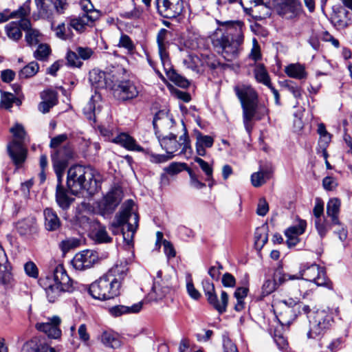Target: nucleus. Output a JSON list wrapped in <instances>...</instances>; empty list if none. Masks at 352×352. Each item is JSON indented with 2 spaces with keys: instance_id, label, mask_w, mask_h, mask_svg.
Segmentation results:
<instances>
[{
  "instance_id": "41",
  "label": "nucleus",
  "mask_w": 352,
  "mask_h": 352,
  "mask_svg": "<svg viewBox=\"0 0 352 352\" xmlns=\"http://www.w3.org/2000/svg\"><path fill=\"white\" fill-rule=\"evenodd\" d=\"M248 288L246 287H238L234 293V296L236 298V304L234 309L237 311H241L244 308V298L247 296Z\"/></svg>"
},
{
  "instance_id": "44",
  "label": "nucleus",
  "mask_w": 352,
  "mask_h": 352,
  "mask_svg": "<svg viewBox=\"0 0 352 352\" xmlns=\"http://www.w3.org/2000/svg\"><path fill=\"white\" fill-rule=\"evenodd\" d=\"M331 140V135H325L321 136L318 140V145L317 148V153L321 154L324 158H328V153L327 151V147Z\"/></svg>"
},
{
  "instance_id": "3",
  "label": "nucleus",
  "mask_w": 352,
  "mask_h": 352,
  "mask_svg": "<svg viewBox=\"0 0 352 352\" xmlns=\"http://www.w3.org/2000/svg\"><path fill=\"white\" fill-rule=\"evenodd\" d=\"M67 186L73 195L86 191L89 195L97 192L99 182L96 170L91 166L74 165L67 170Z\"/></svg>"
},
{
  "instance_id": "14",
  "label": "nucleus",
  "mask_w": 352,
  "mask_h": 352,
  "mask_svg": "<svg viewBox=\"0 0 352 352\" xmlns=\"http://www.w3.org/2000/svg\"><path fill=\"white\" fill-rule=\"evenodd\" d=\"M98 260V256L96 252L86 250L76 254L73 258L72 263L76 270H84L91 267L97 263Z\"/></svg>"
},
{
  "instance_id": "26",
  "label": "nucleus",
  "mask_w": 352,
  "mask_h": 352,
  "mask_svg": "<svg viewBox=\"0 0 352 352\" xmlns=\"http://www.w3.org/2000/svg\"><path fill=\"white\" fill-rule=\"evenodd\" d=\"M159 142L161 146L168 154L173 155L179 149L180 141L177 142L176 135L170 134L169 136L158 135Z\"/></svg>"
},
{
  "instance_id": "60",
  "label": "nucleus",
  "mask_w": 352,
  "mask_h": 352,
  "mask_svg": "<svg viewBox=\"0 0 352 352\" xmlns=\"http://www.w3.org/2000/svg\"><path fill=\"white\" fill-rule=\"evenodd\" d=\"M24 270L30 277L36 278L38 276V270L32 261H28L24 265Z\"/></svg>"
},
{
  "instance_id": "6",
  "label": "nucleus",
  "mask_w": 352,
  "mask_h": 352,
  "mask_svg": "<svg viewBox=\"0 0 352 352\" xmlns=\"http://www.w3.org/2000/svg\"><path fill=\"white\" fill-rule=\"evenodd\" d=\"M120 288L118 281L104 274L90 285L89 293L94 298L106 300L118 296Z\"/></svg>"
},
{
  "instance_id": "48",
  "label": "nucleus",
  "mask_w": 352,
  "mask_h": 352,
  "mask_svg": "<svg viewBox=\"0 0 352 352\" xmlns=\"http://www.w3.org/2000/svg\"><path fill=\"white\" fill-rule=\"evenodd\" d=\"M25 41L30 46L36 45L39 43V37L41 34L38 30L31 28V26L25 30Z\"/></svg>"
},
{
  "instance_id": "62",
  "label": "nucleus",
  "mask_w": 352,
  "mask_h": 352,
  "mask_svg": "<svg viewBox=\"0 0 352 352\" xmlns=\"http://www.w3.org/2000/svg\"><path fill=\"white\" fill-rule=\"evenodd\" d=\"M223 347L224 352H239L236 344L226 335L223 336Z\"/></svg>"
},
{
  "instance_id": "20",
  "label": "nucleus",
  "mask_w": 352,
  "mask_h": 352,
  "mask_svg": "<svg viewBox=\"0 0 352 352\" xmlns=\"http://www.w3.org/2000/svg\"><path fill=\"white\" fill-rule=\"evenodd\" d=\"M170 34V32L168 30L162 28L157 35L159 55L164 65L169 63L168 54L166 52V46L168 44L167 38Z\"/></svg>"
},
{
  "instance_id": "46",
  "label": "nucleus",
  "mask_w": 352,
  "mask_h": 352,
  "mask_svg": "<svg viewBox=\"0 0 352 352\" xmlns=\"http://www.w3.org/2000/svg\"><path fill=\"white\" fill-rule=\"evenodd\" d=\"M118 47L124 48L129 54H133L135 46L131 38L125 34H122L117 45Z\"/></svg>"
},
{
  "instance_id": "11",
  "label": "nucleus",
  "mask_w": 352,
  "mask_h": 352,
  "mask_svg": "<svg viewBox=\"0 0 352 352\" xmlns=\"http://www.w3.org/2000/svg\"><path fill=\"white\" fill-rule=\"evenodd\" d=\"M123 198V193L120 188H115L110 190L99 202L98 208L102 215L112 214L120 204Z\"/></svg>"
},
{
  "instance_id": "58",
  "label": "nucleus",
  "mask_w": 352,
  "mask_h": 352,
  "mask_svg": "<svg viewBox=\"0 0 352 352\" xmlns=\"http://www.w3.org/2000/svg\"><path fill=\"white\" fill-rule=\"evenodd\" d=\"M14 102H16V98L12 94L3 92L1 94V105L5 109L11 108Z\"/></svg>"
},
{
  "instance_id": "56",
  "label": "nucleus",
  "mask_w": 352,
  "mask_h": 352,
  "mask_svg": "<svg viewBox=\"0 0 352 352\" xmlns=\"http://www.w3.org/2000/svg\"><path fill=\"white\" fill-rule=\"evenodd\" d=\"M66 59L68 65L71 67H80L82 64L76 51H68Z\"/></svg>"
},
{
  "instance_id": "16",
  "label": "nucleus",
  "mask_w": 352,
  "mask_h": 352,
  "mask_svg": "<svg viewBox=\"0 0 352 352\" xmlns=\"http://www.w3.org/2000/svg\"><path fill=\"white\" fill-rule=\"evenodd\" d=\"M61 319L57 316L48 318L45 322H40L36 324V328L40 331L45 333L48 337L57 339L61 336L60 324Z\"/></svg>"
},
{
  "instance_id": "63",
  "label": "nucleus",
  "mask_w": 352,
  "mask_h": 352,
  "mask_svg": "<svg viewBox=\"0 0 352 352\" xmlns=\"http://www.w3.org/2000/svg\"><path fill=\"white\" fill-rule=\"evenodd\" d=\"M186 166L184 163L173 162L167 167L164 168V170L170 175H175L182 170V168Z\"/></svg>"
},
{
  "instance_id": "51",
  "label": "nucleus",
  "mask_w": 352,
  "mask_h": 352,
  "mask_svg": "<svg viewBox=\"0 0 352 352\" xmlns=\"http://www.w3.org/2000/svg\"><path fill=\"white\" fill-rule=\"evenodd\" d=\"M184 131H185V132H184V135H181L179 138V141H180L179 149L181 148V151H180L179 154H184V155H186L187 153L191 154L192 148L190 145L189 138L187 135L186 129H184Z\"/></svg>"
},
{
  "instance_id": "4",
  "label": "nucleus",
  "mask_w": 352,
  "mask_h": 352,
  "mask_svg": "<svg viewBox=\"0 0 352 352\" xmlns=\"http://www.w3.org/2000/svg\"><path fill=\"white\" fill-rule=\"evenodd\" d=\"M72 283L62 264L56 266L52 275L49 274L39 280V284L45 291L46 297L50 302L58 299L62 293L72 291Z\"/></svg>"
},
{
  "instance_id": "23",
  "label": "nucleus",
  "mask_w": 352,
  "mask_h": 352,
  "mask_svg": "<svg viewBox=\"0 0 352 352\" xmlns=\"http://www.w3.org/2000/svg\"><path fill=\"white\" fill-rule=\"evenodd\" d=\"M138 221L139 217L137 213L131 214V219L127 224V230L125 231L124 228H122L123 240L129 246L133 243V235L138 227Z\"/></svg>"
},
{
  "instance_id": "59",
  "label": "nucleus",
  "mask_w": 352,
  "mask_h": 352,
  "mask_svg": "<svg viewBox=\"0 0 352 352\" xmlns=\"http://www.w3.org/2000/svg\"><path fill=\"white\" fill-rule=\"evenodd\" d=\"M276 283L274 280L267 279L266 280L262 286V295L263 296H267L272 294L277 287Z\"/></svg>"
},
{
  "instance_id": "32",
  "label": "nucleus",
  "mask_w": 352,
  "mask_h": 352,
  "mask_svg": "<svg viewBox=\"0 0 352 352\" xmlns=\"http://www.w3.org/2000/svg\"><path fill=\"white\" fill-rule=\"evenodd\" d=\"M17 230L21 235H28L35 233L37 231L36 219L34 218L24 219L18 223Z\"/></svg>"
},
{
  "instance_id": "42",
  "label": "nucleus",
  "mask_w": 352,
  "mask_h": 352,
  "mask_svg": "<svg viewBox=\"0 0 352 352\" xmlns=\"http://www.w3.org/2000/svg\"><path fill=\"white\" fill-rule=\"evenodd\" d=\"M48 350L50 352H56L54 348L48 347L47 345L37 346L33 340L26 342L23 347V352H47Z\"/></svg>"
},
{
  "instance_id": "45",
  "label": "nucleus",
  "mask_w": 352,
  "mask_h": 352,
  "mask_svg": "<svg viewBox=\"0 0 352 352\" xmlns=\"http://www.w3.org/2000/svg\"><path fill=\"white\" fill-rule=\"evenodd\" d=\"M297 274L291 275L285 273L282 269H277L274 274V280L276 283L277 286L285 283L287 280H297Z\"/></svg>"
},
{
  "instance_id": "12",
  "label": "nucleus",
  "mask_w": 352,
  "mask_h": 352,
  "mask_svg": "<svg viewBox=\"0 0 352 352\" xmlns=\"http://www.w3.org/2000/svg\"><path fill=\"white\" fill-rule=\"evenodd\" d=\"M155 4L158 13L167 19L176 18L184 10L182 0H155Z\"/></svg>"
},
{
  "instance_id": "39",
  "label": "nucleus",
  "mask_w": 352,
  "mask_h": 352,
  "mask_svg": "<svg viewBox=\"0 0 352 352\" xmlns=\"http://www.w3.org/2000/svg\"><path fill=\"white\" fill-rule=\"evenodd\" d=\"M93 237L96 242L98 243H110L112 238L108 234L106 228L101 224H98L97 228L93 232Z\"/></svg>"
},
{
  "instance_id": "5",
  "label": "nucleus",
  "mask_w": 352,
  "mask_h": 352,
  "mask_svg": "<svg viewBox=\"0 0 352 352\" xmlns=\"http://www.w3.org/2000/svg\"><path fill=\"white\" fill-rule=\"evenodd\" d=\"M14 139L8 145V152L16 166L22 164L26 158L27 150L24 144L27 140V134L22 124L16 123L10 129Z\"/></svg>"
},
{
  "instance_id": "21",
  "label": "nucleus",
  "mask_w": 352,
  "mask_h": 352,
  "mask_svg": "<svg viewBox=\"0 0 352 352\" xmlns=\"http://www.w3.org/2000/svg\"><path fill=\"white\" fill-rule=\"evenodd\" d=\"M171 291L172 288L168 283L155 280L152 287V292L148 294L149 300L153 301L162 300Z\"/></svg>"
},
{
  "instance_id": "50",
  "label": "nucleus",
  "mask_w": 352,
  "mask_h": 352,
  "mask_svg": "<svg viewBox=\"0 0 352 352\" xmlns=\"http://www.w3.org/2000/svg\"><path fill=\"white\" fill-rule=\"evenodd\" d=\"M51 53V49L47 44H40L34 52V57L38 60H45Z\"/></svg>"
},
{
  "instance_id": "43",
  "label": "nucleus",
  "mask_w": 352,
  "mask_h": 352,
  "mask_svg": "<svg viewBox=\"0 0 352 352\" xmlns=\"http://www.w3.org/2000/svg\"><path fill=\"white\" fill-rule=\"evenodd\" d=\"M314 224L318 234L321 238H323L331 229L332 223H329L323 217L320 219H314Z\"/></svg>"
},
{
  "instance_id": "38",
  "label": "nucleus",
  "mask_w": 352,
  "mask_h": 352,
  "mask_svg": "<svg viewBox=\"0 0 352 352\" xmlns=\"http://www.w3.org/2000/svg\"><path fill=\"white\" fill-rule=\"evenodd\" d=\"M101 342L110 348L116 349L120 346V341L118 336L111 331H104L101 335Z\"/></svg>"
},
{
  "instance_id": "10",
  "label": "nucleus",
  "mask_w": 352,
  "mask_h": 352,
  "mask_svg": "<svg viewBox=\"0 0 352 352\" xmlns=\"http://www.w3.org/2000/svg\"><path fill=\"white\" fill-rule=\"evenodd\" d=\"M74 156L72 147L69 144L64 145L52 153V161L56 175H63L69 160Z\"/></svg>"
},
{
  "instance_id": "36",
  "label": "nucleus",
  "mask_w": 352,
  "mask_h": 352,
  "mask_svg": "<svg viewBox=\"0 0 352 352\" xmlns=\"http://www.w3.org/2000/svg\"><path fill=\"white\" fill-rule=\"evenodd\" d=\"M268 228L266 225H263L256 229L254 232V243L257 249L261 250L268 240Z\"/></svg>"
},
{
  "instance_id": "19",
  "label": "nucleus",
  "mask_w": 352,
  "mask_h": 352,
  "mask_svg": "<svg viewBox=\"0 0 352 352\" xmlns=\"http://www.w3.org/2000/svg\"><path fill=\"white\" fill-rule=\"evenodd\" d=\"M349 15V11L342 7L333 8L331 22L338 30L345 29L351 23V20Z\"/></svg>"
},
{
  "instance_id": "28",
  "label": "nucleus",
  "mask_w": 352,
  "mask_h": 352,
  "mask_svg": "<svg viewBox=\"0 0 352 352\" xmlns=\"http://www.w3.org/2000/svg\"><path fill=\"white\" fill-rule=\"evenodd\" d=\"M272 168H261L258 172L254 173L251 175V183L254 187L258 188L263 185L268 181L272 175Z\"/></svg>"
},
{
  "instance_id": "35",
  "label": "nucleus",
  "mask_w": 352,
  "mask_h": 352,
  "mask_svg": "<svg viewBox=\"0 0 352 352\" xmlns=\"http://www.w3.org/2000/svg\"><path fill=\"white\" fill-rule=\"evenodd\" d=\"M322 319V316L320 313H317L314 318L310 320V331L308 333V336L309 338H314V334L319 335L321 333V331L326 328V324L324 320L321 321Z\"/></svg>"
},
{
  "instance_id": "29",
  "label": "nucleus",
  "mask_w": 352,
  "mask_h": 352,
  "mask_svg": "<svg viewBox=\"0 0 352 352\" xmlns=\"http://www.w3.org/2000/svg\"><path fill=\"white\" fill-rule=\"evenodd\" d=\"M340 201L337 198L331 199L327 205V214L331 218L332 225H340L338 219L340 208Z\"/></svg>"
},
{
  "instance_id": "53",
  "label": "nucleus",
  "mask_w": 352,
  "mask_h": 352,
  "mask_svg": "<svg viewBox=\"0 0 352 352\" xmlns=\"http://www.w3.org/2000/svg\"><path fill=\"white\" fill-rule=\"evenodd\" d=\"M199 61L198 56L190 55L184 59L183 63L186 68L190 69L193 72H198Z\"/></svg>"
},
{
  "instance_id": "37",
  "label": "nucleus",
  "mask_w": 352,
  "mask_h": 352,
  "mask_svg": "<svg viewBox=\"0 0 352 352\" xmlns=\"http://www.w3.org/2000/svg\"><path fill=\"white\" fill-rule=\"evenodd\" d=\"M254 74L258 82L268 87L271 85L268 72L263 64H257L254 69Z\"/></svg>"
},
{
  "instance_id": "7",
  "label": "nucleus",
  "mask_w": 352,
  "mask_h": 352,
  "mask_svg": "<svg viewBox=\"0 0 352 352\" xmlns=\"http://www.w3.org/2000/svg\"><path fill=\"white\" fill-rule=\"evenodd\" d=\"M297 276L298 279H305L314 282L318 286L332 289V283L327 277L324 268L314 263L310 265H302Z\"/></svg>"
},
{
  "instance_id": "27",
  "label": "nucleus",
  "mask_w": 352,
  "mask_h": 352,
  "mask_svg": "<svg viewBox=\"0 0 352 352\" xmlns=\"http://www.w3.org/2000/svg\"><path fill=\"white\" fill-rule=\"evenodd\" d=\"M142 305L143 302H139L132 306L116 305L109 309V313L115 317L127 314H137L142 309Z\"/></svg>"
},
{
  "instance_id": "54",
  "label": "nucleus",
  "mask_w": 352,
  "mask_h": 352,
  "mask_svg": "<svg viewBox=\"0 0 352 352\" xmlns=\"http://www.w3.org/2000/svg\"><path fill=\"white\" fill-rule=\"evenodd\" d=\"M95 110H96V104L95 99L94 96H92L89 100L87 102V104L84 106L82 111L84 114L86 116L87 119L93 120L95 118Z\"/></svg>"
},
{
  "instance_id": "18",
  "label": "nucleus",
  "mask_w": 352,
  "mask_h": 352,
  "mask_svg": "<svg viewBox=\"0 0 352 352\" xmlns=\"http://www.w3.org/2000/svg\"><path fill=\"white\" fill-rule=\"evenodd\" d=\"M63 175H56L58 184L56 189V201L58 206L63 210H67L74 199L69 196L68 190L63 186Z\"/></svg>"
},
{
  "instance_id": "52",
  "label": "nucleus",
  "mask_w": 352,
  "mask_h": 352,
  "mask_svg": "<svg viewBox=\"0 0 352 352\" xmlns=\"http://www.w3.org/2000/svg\"><path fill=\"white\" fill-rule=\"evenodd\" d=\"M195 162H197L206 176V180H212V167L206 161L200 157H196Z\"/></svg>"
},
{
  "instance_id": "17",
  "label": "nucleus",
  "mask_w": 352,
  "mask_h": 352,
  "mask_svg": "<svg viewBox=\"0 0 352 352\" xmlns=\"http://www.w3.org/2000/svg\"><path fill=\"white\" fill-rule=\"evenodd\" d=\"M18 21H12L6 25V32L8 37L13 41H19L22 37L21 30L24 31L30 27V21L25 17H19Z\"/></svg>"
},
{
  "instance_id": "9",
  "label": "nucleus",
  "mask_w": 352,
  "mask_h": 352,
  "mask_svg": "<svg viewBox=\"0 0 352 352\" xmlns=\"http://www.w3.org/2000/svg\"><path fill=\"white\" fill-rule=\"evenodd\" d=\"M82 9L84 14L77 18L71 19L69 25L76 31L82 32L86 25L91 22H94L100 17L98 10L94 9V6L89 0H82Z\"/></svg>"
},
{
  "instance_id": "33",
  "label": "nucleus",
  "mask_w": 352,
  "mask_h": 352,
  "mask_svg": "<svg viewBox=\"0 0 352 352\" xmlns=\"http://www.w3.org/2000/svg\"><path fill=\"white\" fill-rule=\"evenodd\" d=\"M30 9L28 6L24 5L21 7L16 11H14L10 14L8 13V10H4L0 12V23H3L8 21L10 19L25 17L30 14Z\"/></svg>"
},
{
  "instance_id": "55",
  "label": "nucleus",
  "mask_w": 352,
  "mask_h": 352,
  "mask_svg": "<svg viewBox=\"0 0 352 352\" xmlns=\"http://www.w3.org/2000/svg\"><path fill=\"white\" fill-rule=\"evenodd\" d=\"M79 245L78 239L70 238L63 240L59 243V248L63 253H66L70 250L76 248Z\"/></svg>"
},
{
  "instance_id": "8",
  "label": "nucleus",
  "mask_w": 352,
  "mask_h": 352,
  "mask_svg": "<svg viewBox=\"0 0 352 352\" xmlns=\"http://www.w3.org/2000/svg\"><path fill=\"white\" fill-rule=\"evenodd\" d=\"M201 284L208 302L212 306L219 314H222L225 313L227 310L228 303V294L227 292L222 290L221 292L220 300H219L215 292L214 285L212 283L206 279L203 280Z\"/></svg>"
},
{
  "instance_id": "49",
  "label": "nucleus",
  "mask_w": 352,
  "mask_h": 352,
  "mask_svg": "<svg viewBox=\"0 0 352 352\" xmlns=\"http://www.w3.org/2000/svg\"><path fill=\"white\" fill-rule=\"evenodd\" d=\"M307 223L304 220H300L296 226H291L285 230V236H297L302 234L306 228Z\"/></svg>"
},
{
  "instance_id": "22",
  "label": "nucleus",
  "mask_w": 352,
  "mask_h": 352,
  "mask_svg": "<svg viewBox=\"0 0 352 352\" xmlns=\"http://www.w3.org/2000/svg\"><path fill=\"white\" fill-rule=\"evenodd\" d=\"M196 152L198 155L205 156L206 148H210L214 144V139L210 135H203L200 131H196Z\"/></svg>"
},
{
  "instance_id": "34",
  "label": "nucleus",
  "mask_w": 352,
  "mask_h": 352,
  "mask_svg": "<svg viewBox=\"0 0 352 352\" xmlns=\"http://www.w3.org/2000/svg\"><path fill=\"white\" fill-rule=\"evenodd\" d=\"M89 80L92 85L97 88H102L107 85L106 74L96 69H94L89 72Z\"/></svg>"
},
{
  "instance_id": "15",
  "label": "nucleus",
  "mask_w": 352,
  "mask_h": 352,
  "mask_svg": "<svg viewBox=\"0 0 352 352\" xmlns=\"http://www.w3.org/2000/svg\"><path fill=\"white\" fill-rule=\"evenodd\" d=\"M114 94L120 100H128L136 98L139 90L135 83L131 80L120 81L114 88Z\"/></svg>"
},
{
  "instance_id": "31",
  "label": "nucleus",
  "mask_w": 352,
  "mask_h": 352,
  "mask_svg": "<svg viewBox=\"0 0 352 352\" xmlns=\"http://www.w3.org/2000/svg\"><path fill=\"white\" fill-rule=\"evenodd\" d=\"M284 71L290 78L301 80L307 77L305 67L300 63L289 64L285 67Z\"/></svg>"
},
{
  "instance_id": "2",
  "label": "nucleus",
  "mask_w": 352,
  "mask_h": 352,
  "mask_svg": "<svg viewBox=\"0 0 352 352\" xmlns=\"http://www.w3.org/2000/svg\"><path fill=\"white\" fill-rule=\"evenodd\" d=\"M234 90L241 105L245 129L250 133L253 121L263 119L268 114V109L259 102L258 94L252 86L239 85L235 86Z\"/></svg>"
},
{
  "instance_id": "1",
  "label": "nucleus",
  "mask_w": 352,
  "mask_h": 352,
  "mask_svg": "<svg viewBox=\"0 0 352 352\" xmlns=\"http://www.w3.org/2000/svg\"><path fill=\"white\" fill-rule=\"evenodd\" d=\"M219 27L211 36L212 46L226 60L236 59L243 50L244 23L241 21L217 20Z\"/></svg>"
},
{
  "instance_id": "13",
  "label": "nucleus",
  "mask_w": 352,
  "mask_h": 352,
  "mask_svg": "<svg viewBox=\"0 0 352 352\" xmlns=\"http://www.w3.org/2000/svg\"><path fill=\"white\" fill-rule=\"evenodd\" d=\"M134 202L131 199L126 201L122 206L120 212L116 215L115 220L111 223L109 230L113 234H118L122 232L121 226L128 222L131 219V214L134 213L133 208Z\"/></svg>"
},
{
  "instance_id": "57",
  "label": "nucleus",
  "mask_w": 352,
  "mask_h": 352,
  "mask_svg": "<svg viewBox=\"0 0 352 352\" xmlns=\"http://www.w3.org/2000/svg\"><path fill=\"white\" fill-rule=\"evenodd\" d=\"M190 176V186L196 188L201 189L206 186V184L199 181L198 175L190 168L186 169Z\"/></svg>"
},
{
  "instance_id": "40",
  "label": "nucleus",
  "mask_w": 352,
  "mask_h": 352,
  "mask_svg": "<svg viewBox=\"0 0 352 352\" xmlns=\"http://www.w3.org/2000/svg\"><path fill=\"white\" fill-rule=\"evenodd\" d=\"M175 124V122L172 118H170L168 115L162 114V116H160V114H157L153 121V124L156 130V133H157V130L160 127H166V126H170L172 127Z\"/></svg>"
},
{
  "instance_id": "64",
  "label": "nucleus",
  "mask_w": 352,
  "mask_h": 352,
  "mask_svg": "<svg viewBox=\"0 0 352 352\" xmlns=\"http://www.w3.org/2000/svg\"><path fill=\"white\" fill-rule=\"evenodd\" d=\"M42 99L49 104L55 106L57 102V94L54 91H45L41 94Z\"/></svg>"
},
{
  "instance_id": "30",
  "label": "nucleus",
  "mask_w": 352,
  "mask_h": 352,
  "mask_svg": "<svg viewBox=\"0 0 352 352\" xmlns=\"http://www.w3.org/2000/svg\"><path fill=\"white\" fill-rule=\"evenodd\" d=\"M128 270L126 263L121 261L120 263H116L105 274L109 278H113L114 281H118L121 284V281L126 275Z\"/></svg>"
},
{
  "instance_id": "47",
  "label": "nucleus",
  "mask_w": 352,
  "mask_h": 352,
  "mask_svg": "<svg viewBox=\"0 0 352 352\" xmlns=\"http://www.w3.org/2000/svg\"><path fill=\"white\" fill-rule=\"evenodd\" d=\"M39 69L38 64L32 61L25 66L19 72L21 78H28L34 76Z\"/></svg>"
},
{
  "instance_id": "24",
  "label": "nucleus",
  "mask_w": 352,
  "mask_h": 352,
  "mask_svg": "<svg viewBox=\"0 0 352 352\" xmlns=\"http://www.w3.org/2000/svg\"><path fill=\"white\" fill-rule=\"evenodd\" d=\"M113 142L118 144L129 151H143V148L137 144L135 139L126 133H120L113 140Z\"/></svg>"
},
{
  "instance_id": "61",
  "label": "nucleus",
  "mask_w": 352,
  "mask_h": 352,
  "mask_svg": "<svg viewBox=\"0 0 352 352\" xmlns=\"http://www.w3.org/2000/svg\"><path fill=\"white\" fill-rule=\"evenodd\" d=\"M240 3L246 12L252 10L253 8L263 5V0H240Z\"/></svg>"
},
{
  "instance_id": "25",
  "label": "nucleus",
  "mask_w": 352,
  "mask_h": 352,
  "mask_svg": "<svg viewBox=\"0 0 352 352\" xmlns=\"http://www.w3.org/2000/svg\"><path fill=\"white\" fill-rule=\"evenodd\" d=\"M45 218V227L48 231H55L58 230L61 222L56 212L52 209L47 208L43 211Z\"/></svg>"
}]
</instances>
